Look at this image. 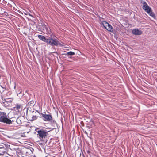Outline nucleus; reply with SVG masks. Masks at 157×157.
<instances>
[{
    "label": "nucleus",
    "mask_w": 157,
    "mask_h": 157,
    "mask_svg": "<svg viewBox=\"0 0 157 157\" xmlns=\"http://www.w3.org/2000/svg\"><path fill=\"white\" fill-rule=\"evenodd\" d=\"M143 8V9L150 16L153 18L155 17V15L152 12L151 8L149 7L145 2H142Z\"/></svg>",
    "instance_id": "nucleus-1"
},
{
    "label": "nucleus",
    "mask_w": 157,
    "mask_h": 157,
    "mask_svg": "<svg viewBox=\"0 0 157 157\" xmlns=\"http://www.w3.org/2000/svg\"><path fill=\"white\" fill-rule=\"evenodd\" d=\"M0 122L9 124L12 123L11 120L7 118L6 114L4 113H1Z\"/></svg>",
    "instance_id": "nucleus-2"
},
{
    "label": "nucleus",
    "mask_w": 157,
    "mask_h": 157,
    "mask_svg": "<svg viewBox=\"0 0 157 157\" xmlns=\"http://www.w3.org/2000/svg\"><path fill=\"white\" fill-rule=\"evenodd\" d=\"M46 42L48 44L52 46H57L58 45H61L59 42L56 39H53L51 37H49L47 39Z\"/></svg>",
    "instance_id": "nucleus-3"
},
{
    "label": "nucleus",
    "mask_w": 157,
    "mask_h": 157,
    "mask_svg": "<svg viewBox=\"0 0 157 157\" xmlns=\"http://www.w3.org/2000/svg\"><path fill=\"white\" fill-rule=\"evenodd\" d=\"M37 135L38 136L41 140H43V139L44 138L47 136V133L43 130L38 131L37 132Z\"/></svg>",
    "instance_id": "nucleus-4"
},
{
    "label": "nucleus",
    "mask_w": 157,
    "mask_h": 157,
    "mask_svg": "<svg viewBox=\"0 0 157 157\" xmlns=\"http://www.w3.org/2000/svg\"><path fill=\"white\" fill-rule=\"evenodd\" d=\"M43 119L45 121H50L52 120V117L50 115L43 114Z\"/></svg>",
    "instance_id": "nucleus-5"
},
{
    "label": "nucleus",
    "mask_w": 157,
    "mask_h": 157,
    "mask_svg": "<svg viewBox=\"0 0 157 157\" xmlns=\"http://www.w3.org/2000/svg\"><path fill=\"white\" fill-rule=\"evenodd\" d=\"M132 33L134 35H140L142 33V32L138 29H134L132 31Z\"/></svg>",
    "instance_id": "nucleus-6"
},
{
    "label": "nucleus",
    "mask_w": 157,
    "mask_h": 157,
    "mask_svg": "<svg viewBox=\"0 0 157 157\" xmlns=\"http://www.w3.org/2000/svg\"><path fill=\"white\" fill-rule=\"evenodd\" d=\"M38 37L40 39L43 41L45 42L47 41V39H46L44 36L42 35H39L38 36Z\"/></svg>",
    "instance_id": "nucleus-7"
},
{
    "label": "nucleus",
    "mask_w": 157,
    "mask_h": 157,
    "mask_svg": "<svg viewBox=\"0 0 157 157\" xmlns=\"http://www.w3.org/2000/svg\"><path fill=\"white\" fill-rule=\"evenodd\" d=\"M102 25L104 27L107 29L108 30L107 28V26H108V23L105 21H103L102 23Z\"/></svg>",
    "instance_id": "nucleus-8"
},
{
    "label": "nucleus",
    "mask_w": 157,
    "mask_h": 157,
    "mask_svg": "<svg viewBox=\"0 0 157 157\" xmlns=\"http://www.w3.org/2000/svg\"><path fill=\"white\" fill-rule=\"evenodd\" d=\"M113 29L111 26L109 24V31L111 32H113Z\"/></svg>",
    "instance_id": "nucleus-9"
},
{
    "label": "nucleus",
    "mask_w": 157,
    "mask_h": 157,
    "mask_svg": "<svg viewBox=\"0 0 157 157\" xmlns=\"http://www.w3.org/2000/svg\"><path fill=\"white\" fill-rule=\"evenodd\" d=\"M16 108L17 109L19 110L21 108V105L19 104H17L16 105Z\"/></svg>",
    "instance_id": "nucleus-10"
},
{
    "label": "nucleus",
    "mask_w": 157,
    "mask_h": 157,
    "mask_svg": "<svg viewBox=\"0 0 157 157\" xmlns=\"http://www.w3.org/2000/svg\"><path fill=\"white\" fill-rule=\"evenodd\" d=\"M75 54V53L74 52L71 51L67 53V54L69 55H74Z\"/></svg>",
    "instance_id": "nucleus-11"
},
{
    "label": "nucleus",
    "mask_w": 157,
    "mask_h": 157,
    "mask_svg": "<svg viewBox=\"0 0 157 157\" xmlns=\"http://www.w3.org/2000/svg\"><path fill=\"white\" fill-rule=\"evenodd\" d=\"M37 117L36 116H33L32 117V119L31 120L33 121L34 120H35L36 119Z\"/></svg>",
    "instance_id": "nucleus-12"
}]
</instances>
